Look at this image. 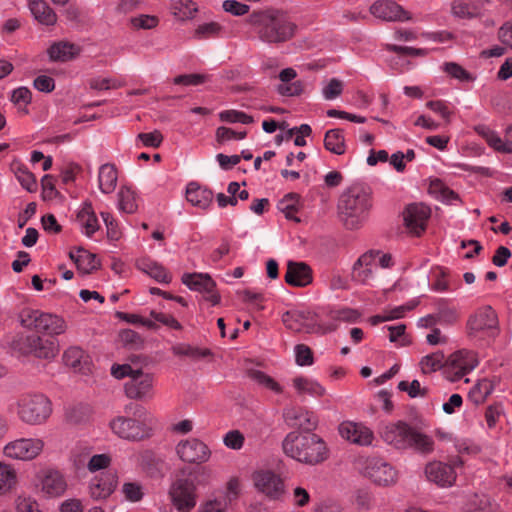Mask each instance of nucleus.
I'll list each match as a JSON object with an SVG mask.
<instances>
[{"label":"nucleus","mask_w":512,"mask_h":512,"mask_svg":"<svg viewBox=\"0 0 512 512\" xmlns=\"http://www.w3.org/2000/svg\"><path fill=\"white\" fill-rule=\"evenodd\" d=\"M284 453L302 463L316 465L328 458L325 441L314 433H289L283 441Z\"/></svg>","instance_id":"1"},{"label":"nucleus","mask_w":512,"mask_h":512,"mask_svg":"<svg viewBox=\"0 0 512 512\" xmlns=\"http://www.w3.org/2000/svg\"><path fill=\"white\" fill-rule=\"evenodd\" d=\"M209 76L205 74H184L173 79L176 85L197 86L208 81Z\"/></svg>","instance_id":"52"},{"label":"nucleus","mask_w":512,"mask_h":512,"mask_svg":"<svg viewBox=\"0 0 512 512\" xmlns=\"http://www.w3.org/2000/svg\"><path fill=\"white\" fill-rule=\"evenodd\" d=\"M370 12L375 17L386 21H407L411 18L400 5L388 0L376 1L370 7Z\"/></svg>","instance_id":"20"},{"label":"nucleus","mask_w":512,"mask_h":512,"mask_svg":"<svg viewBox=\"0 0 512 512\" xmlns=\"http://www.w3.org/2000/svg\"><path fill=\"white\" fill-rule=\"evenodd\" d=\"M137 140L141 141L145 147L158 148L163 141V135L160 131L154 130L150 133H139Z\"/></svg>","instance_id":"57"},{"label":"nucleus","mask_w":512,"mask_h":512,"mask_svg":"<svg viewBox=\"0 0 512 512\" xmlns=\"http://www.w3.org/2000/svg\"><path fill=\"white\" fill-rule=\"evenodd\" d=\"M15 348L22 354H32L37 358L49 359L55 356L53 342L37 335L20 336L15 341Z\"/></svg>","instance_id":"15"},{"label":"nucleus","mask_w":512,"mask_h":512,"mask_svg":"<svg viewBox=\"0 0 512 512\" xmlns=\"http://www.w3.org/2000/svg\"><path fill=\"white\" fill-rule=\"evenodd\" d=\"M43 448L44 441L40 438H19L8 442L3 453L11 459L30 461L39 456Z\"/></svg>","instance_id":"11"},{"label":"nucleus","mask_w":512,"mask_h":512,"mask_svg":"<svg viewBox=\"0 0 512 512\" xmlns=\"http://www.w3.org/2000/svg\"><path fill=\"white\" fill-rule=\"evenodd\" d=\"M444 70L453 78H456L460 81H471L472 76L460 65L456 63H446L444 66Z\"/></svg>","instance_id":"60"},{"label":"nucleus","mask_w":512,"mask_h":512,"mask_svg":"<svg viewBox=\"0 0 512 512\" xmlns=\"http://www.w3.org/2000/svg\"><path fill=\"white\" fill-rule=\"evenodd\" d=\"M412 431L413 428L406 422L398 421L385 425L380 433L387 444L397 449H407Z\"/></svg>","instance_id":"18"},{"label":"nucleus","mask_w":512,"mask_h":512,"mask_svg":"<svg viewBox=\"0 0 512 512\" xmlns=\"http://www.w3.org/2000/svg\"><path fill=\"white\" fill-rule=\"evenodd\" d=\"M29 9L34 18L43 25H54L56 13L44 0H30Z\"/></svg>","instance_id":"33"},{"label":"nucleus","mask_w":512,"mask_h":512,"mask_svg":"<svg viewBox=\"0 0 512 512\" xmlns=\"http://www.w3.org/2000/svg\"><path fill=\"white\" fill-rule=\"evenodd\" d=\"M173 353L177 356H187L193 360H200L211 356L207 348L194 347L187 344H179L173 347Z\"/></svg>","instance_id":"45"},{"label":"nucleus","mask_w":512,"mask_h":512,"mask_svg":"<svg viewBox=\"0 0 512 512\" xmlns=\"http://www.w3.org/2000/svg\"><path fill=\"white\" fill-rule=\"evenodd\" d=\"M249 23L256 28L259 38L267 43H280L289 40L295 26L279 12H253Z\"/></svg>","instance_id":"3"},{"label":"nucleus","mask_w":512,"mask_h":512,"mask_svg":"<svg viewBox=\"0 0 512 512\" xmlns=\"http://www.w3.org/2000/svg\"><path fill=\"white\" fill-rule=\"evenodd\" d=\"M492 383L487 379H482L477 382V384L470 391V397L475 403H483L487 397L493 391Z\"/></svg>","instance_id":"46"},{"label":"nucleus","mask_w":512,"mask_h":512,"mask_svg":"<svg viewBox=\"0 0 512 512\" xmlns=\"http://www.w3.org/2000/svg\"><path fill=\"white\" fill-rule=\"evenodd\" d=\"M296 350V362L300 366L311 365L313 363V355L311 349L304 345L299 344L295 348Z\"/></svg>","instance_id":"63"},{"label":"nucleus","mask_w":512,"mask_h":512,"mask_svg":"<svg viewBox=\"0 0 512 512\" xmlns=\"http://www.w3.org/2000/svg\"><path fill=\"white\" fill-rule=\"evenodd\" d=\"M429 217L430 209L424 204H410L404 211V222L406 227L417 236L426 229Z\"/></svg>","instance_id":"19"},{"label":"nucleus","mask_w":512,"mask_h":512,"mask_svg":"<svg viewBox=\"0 0 512 512\" xmlns=\"http://www.w3.org/2000/svg\"><path fill=\"white\" fill-rule=\"evenodd\" d=\"M478 358L475 352L458 350L446 360L447 377L453 381H459L478 366Z\"/></svg>","instance_id":"10"},{"label":"nucleus","mask_w":512,"mask_h":512,"mask_svg":"<svg viewBox=\"0 0 512 512\" xmlns=\"http://www.w3.org/2000/svg\"><path fill=\"white\" fill-rule=\"evenodd\" d=\"M158 18L152 15H140L131 19L133 27L138 29H152L158 25Z\"/></svg>","instance_id":"61"},{"label":"nucleus","mask_w":512,"mask_h":512,"mask_svg":"<svg viewBox=\"0 0 512 512\" xmlns=\"http://www.w3.org/2000/svg\"><path fill=\"white\" fill-rule=\"evenodd\" d=\"M398 389L407 392L411 398L425 397L428 393V389L421 387L418 380H413L412 382L401 381L398 384Z\"/></svg>","instance_id":"50"},{"label":"nucleus","mask_w":512,"mask_h":512,"mask_svg":"<svg viewBox=\"0 0 512 512\" xmlns=\"http://www.w3.org/2000/svg\"><path fill=\"white\" fill-rule=\"evenodd\" d=\"M324 147L334 154H344L346 145L343 131L341 129L328 130L324 137Z\"/></svg>","instance_id":"36"},{"label":"nucleus","mask_w":512,"mask_h":512,"mask_svg":"<svg viewBox=\"0 0 512 512\" xmlns=\"http://www.w3.org/2000/svg\"><path fill=\"white\" fill-rule=\"evenodd\" d=\"M358 464L361 472L377 485L389 486L397 481L396 470L382 458H360Z\"/></svg>","instance_id":"7"},{"label":"nucleus","mask_w":512,"mask_h":512,"mask_svg":"<svg viewBox=\"0 0 512 512\" xmlns=\"http://www.w3.org/2000/svg\"><path fill=\"white\" fill-rule=\"evenodd\" d=\"M16 177L22 187L27 191L34 192L37 189V182L34 174L26 168H19L16 172Z\"/></svg>","instance_id":"54"},{"label":"nucleus","mask_w":512,"mask_h":512,"mask_svg":"<svg viewBox=\"0 0 512 512\" xmlns=\"http://www.w3.org/2000/svg\"><path fill=\"white\" fill-rule=\"evenodd\" d=\"M252 479L256 489L270 499L278 500L285 492L282 478L271 470L255 471Z\"/></svg>","instance_id":"13"},{"label":"nucleus","mask_w":512,"mask_h":512,"mask_svg":"<svg viewBox=\"0 0 512 512\" xmlns=\"http://www.w3.org/2000/svg\"><path fill=\"white\" fill-rule=\"evenodd\" d=\"M122 492L125 498L131 502H137L143 497L142 487L134 482L125 483L122 487Z\"/></svg>","instance_id":"59"},{"label":"nucleus","mask_w":512,"mask_h":512,"mask_svg":"<svg viewBox=\"0 0 512 512\" xmlns=\"http://www.w3.org/2000/svg\"><path fill=\"white\" fill-rule=\"evenodd\" d=\"M186 199L193 206L206 209L213 200V192L196 182H190L186 188Z\"/></svg>","instance_id":"27"},{"label":"nucleus","mask_w":512,"mask_h":512,"mask_svg":"<svg viewBox=\"0 0 512 512\" xmlns=\"http://www.w3.org/2000/svg\"><path fill=\"white\" fill-rule=\"evenodd\" d=\"M154 378L150 373L136 369L132 378L125 383V393L128 398L134 400H148L154 396Z\"/></svg>","instance_id":"14"},{"label":"nucleus","mask_w":512,"mask_h":512,"mask_svg":"<svg viewBox=\"0 0 512 512\" xmlns=\"http://www.w3.org/2000/svg\"><path fill=\"white\" fill-rule=\"evenodd\" d=\"M284 278L291 286L305 287L313 281L312 269L304 262L289 261Z\"/></svg>","instance_id":"24"},{"label":"nucleus","mask_w":512,"mask_h":512,"mask_svg":"<svg viewBox=\"0 0 512 512\" xmlns=\"http://www.w3.org/2000/svg\"><path fill=\"white\" fill-rule=\"evenodd\" d=\"M173 505L181 512H190L197 502L196 485L191 474L182 471L173 481L169 491Z\"/></svg>","instance_id":"6"},{"label":"nucleus","mask_w":512,"mask_h":512,"mask_svg":"<svg viewBox=\"0 0 512 512\" xmlns=\"http://www.w3.org/2000/svg\"><path fill=\"white\" fill-rule=\"evenodd\" d=\"M476 131L486 140L489 146L504 153V148L506 147L505 139L502 140L494 131L485 126H478Z\"/></svg>","instance_id":"47"},{"label":"nucleus","mask_w":512,"mask_h":512,"mask_svg":"<svg viewBox=\"0 0 512 512\" xmlns=\"http://www.w3.org/2000/svg\"><path fill=\"white\" fill-rule=\"evenodd\" d=\"M63 361L66 366L71 367L76 372L84 374L90 372V356L80 347H69L63 354Z\"/></svg>","instance_id":"26"},{"label":"nucleus","mask_w":512,"mask_h":512,"mask_svg":"<svg viewBox=\"0 0 512 512\" xmlns=\"http://www.w3.org/2000/svg\"><path fill=\"white\" fill-rule=\"evenodd\" d=\"M467 331L469 337L477 340L494 339L499 331L496 312L490 306L479 308L469 317Z\"/></svg>","instance_id":"5"},{"label":"nucleus","mask_w":512,"mask_h":512,"mask_svg":"<svg viewBox=\"0 0 512 512\" xmlns=\"http://www.w3.org/2000/svg\"><path fill=\"white\" fill-rule=\"evenodd\" d=\"M137 207L135 192L129 187H121L118 192V209L123 213L132 214Z\"/></svg>","instance_id":"39"},{"label":"nucleus","mask_w":512,"mask_h":512,"mask_svg":"<svg viewBox=\"0 0 512 512\" xmlns=\"http://www.w3.org/2000/svg\"><path fill=\"white\" fill-rule=\"evenodd\" d=\"M221 121L228 123L250 124L254 122L252 116L238 110H225L219 113Z\"/></svg>","instance_id":"49"},{"label":"nucleus","mask_w":512,"mask_h":512,"mask_svg":"<svg viewBox=\"0 0 512 512\" xmlns=\"http://www.w3.org/2000/svg\"><path fill=\"white\" fill-rule=\"evenodd\" d=\"M117 485V476L108 471L96 476L90 484V494L94 499H105L110 496Z\"/></svg>","instance_id":"25"},{"label":"nucleus","mask_w":512,"mask_h":512,"mask_svg":"<svg viewBox=\"0 0 512 512\" xmlns=\"http://www.w3.org/2000/svg\"><path fill=\"white\" fill-rule=\"evenodd\" d=\"M438 322L441 324H453L458 319L457 310L449 306H441L437 312Z\"/></svg>","instance_id":"62"},{"label":"nucleus","mask_w":512,"mask_h":512,"mask_svg":"<svg viewBox=\"0 0 512 512\" xmlns=\"http://www.w3.org/2000/svg\"><path fill=\"white\" fill-rule=\"evenodd\" d=\"M65 330L66 324L61 317L49 313H41L40 320H38L37 332L52 336L62 334Z\"/></svg>","instance_id":"30"},{"label":"nucleus","mask_w":512,"mask_h":512,"mask_svg":"<svg viewBox=\"0 0 512 512\" xmlns=\"http://www.w3.org/2000/svg\"><path fill=\"white\" fill-rule=\"evenodd\" d=\"M69 256L77 266L78 270L82 271L83 273H90L97 269L99 266V261L97 260L96 256L83 248L71 251Z\"/></svg>","instance_id":"34"},{"label":"nucleus","mask_w":512,"mask_h":512,"mask_svg":"<svg viewBox=\"0 0 512 512\" xmlns=\"http://www.w3.org/2000/svg\"><path fill=\"white\" fill-rule=\"evenodd\" d=\"M41 489L48 496H59L65 491L66 483L59 472L49 470L41 480Z\"/></svg>","instance_id":"29"},{"label":"nucleus","mask_w":512,"mask_h":512,"mask_svg":"<svg viewBox=\"0 0 512 512\" xmlns=\"http://www.w3.org/2000/svg\"><path fill=\"white\" fill-rule=\"evenodd\" d=\"M222 31V26L217 22L204 23L199 25L195 31V35L199 39H207L217 37Z\"/></svg>","instance_id":"51"},{"label":"nucleus","mask_w":512,"mask_h":512,"mask_svg":"<svg viewBox=\"0 0 512 512\" xmlns=\"http://www.w3.org/2000/svg\"><path fill=\"white\" fill-rule=\"evenodd\" d=\"M377 270V254L369 251L358 258L352 269V279L367 284Z\"/></svg>","instance_id":"22"},{"label":"nucleus","mask_w":512,"mask_h":512,"mask_svg":"<svg viewBox=\"0 0 512 512\" xmlns=\"http://www.w3.org/2000/svg\"><path fill=\"white\" fill-rule=\"evenodd\" d=\"M462 460L456 458L452 464L434 461L426 465L425 474L429 481L441 487H450L456 480L455 468L462 465Z\"/></svg>","instance_id":"16"},{"label":"nucleus","mask_w":512,"mask_h":512,"mask_svg":"<svg viewBox=\"0 0 512 512\" xmlns=\"http://www.w3.org/2000/svg\"><path fill=\"white\" fill-rule=\"evenodd\" d=\"M136 267L160 283L168 284L172 280L171 274L160 263L150 258L137 260Z\"/></svg>","instance_id":"28"},{"label":"nucleus","mask_w":512,"mask_h":512,"mask_svg":"<svg viewBox=\"0 0 512 512\" xmlns=\"http://www.w3.org/2000/svg\"><path fill=\"white\" fill-rule=\"evenodd\" d=\"M175 450L183 462L190 464L205 463L211 456L209 447L198 438L193 437L179 441Z\"/></svg>","instance_id":"12"},{"label":"nucleus","mask_w":512,"mask_h":512,"mask_svg":"<svg viewBox=\"0 0 512 512\" xmlns=\"http://www.w3.org/2000/svg\"><path fill=\"white\" fill-rule=\"evenodd\" d=\"M286 423L292 428L311 431L317 425V417L313 412L302 407H291L284 411Z\"/></svg>","instance_id":"23"},{"label":"nucleus","mask_w":512,"mask_h":512,"mask_svg":"<svg viewBox=\"0 0 512 512\" xmlns=\"http://www.w3.org/2000/svg\"><path fill=\"white\" fill-rule=\"evenodd\" d=\"M16 483V471L10 465L0 463V495L11 491Z\"/></svg>","instance_id":"44"},{"label":"nucleus","mask_w":512,"mask_h":512,"mask_svg":"<svg viewBox=\"0 0 512 512\" xmlns=\"http://www.w3.org/2000/svg\"><path fill=\"white\" fill-rule=\"evenodd\" d=\"M420 366L424 374L435 372L444 366L446 367L444 354L440 351H437L426 355L421 359Z\"/></svg>","instance_id":"42"},{"label":"nucleus","mask_w":512,"mask_h":512,"mask_svg":"<svg viewBox=\"0 0 512 512\" xmlns=\"http://www.w3.org/2000/svg\"><path fill=\"white\" fill-rule=\"evenodd\" d=\"M408 448H413L422 454H429L434 450V441L430 436L413 429Z\"/></svg>","instance_id":"40"},{"label":"nucleus","mask_w":512,"mask_h":512,"mask_svg":"<svg viewBox=\"0 0 512 512\" xmlns=\"http://www.w3.org/2000/svg\"><path fill=\"white\" fill-rule=\"evenodd\" d=\"M434 281L432 289L437 292H445L449 290V282L447 280V272L443 268H437L433 272Z\"/></svg>","instance_id":"58"},{"label":"nucleus","mask_w":512,"mask_h":512,"mask_svg":"<svg viewBox=\"0 0 512 512\" xmlns=\"http://www.w3.org/2000/svg\"><path fill=\"white\" fill-rule=\"evenodd\" d=\"M80 52L78 46L68 41H59L52 44L48 50L49 56L54 61L66 62L75 58Z\"/></svg>","instance_id":"31"},{"label":"nucleus","mask_w":512,"mask_h":512,"mask_svg":"<svg viewBox=\"0 0 512 512\" xmlns=\"http://www.w3.org/2000/svg\"><path fill=\"white\" fill-rule=\"evenodd\" d=\"M41 313V311L36 309L23 308L19 313V321L23 327L37 331Z\"/></svg>","instance_id":"48"},{"label":"nucleus","mask_w":512,"mask_h":512,"mask_svg":"<svg viewBox=\"0 0 512 512\" xmlns=\"http://www.w3.org/2000/svg\"><path fill=\"white\" fill-rule=\"evenodd\" d=\"M451 14L458 19L470 20L478 17L479 10L475 4L454 0L451 3Z\"/></svg>","instance_id":"41"},{"label":"nucleus","mask_w":512,"mask_h":512,"mask_svg":"<svg viewBox=\"0 0 512 512\" xmlns=\"http://www.w3.org/2000/svg\"><path fill=\"white\" fill-rule=\"evenodd\" d=\"M371 207V192L363 186H353L343 192L337 206L341 222L350 230L366 221Z\"/></svg>","instance_id":"2"},{"label":"nucleus","mask_w":512,"mask_h":512,"mask_svg":"<svg viewBox=\"0 0 512 512\" xmlns=\"http://www.w3.org/2000/svg\"><path fill=\"white\" fill-rule=\"evenodd\" d=\"M282 322L286 328L294 332L324 334L335 329V327H323L318 323L317 316L310 311H287L282 315Z\"/></svg>","instance_id":"9"},{"label":"nucleus","mask_w":512,"mask_h":512,"mask_svg":"<svg viewBox=\"0 0 512 512\" xmlns=\"http://www.w3.org/2000/svg\"><path fill=\"white\" fill-rule=\"evenodd\" d=\"M339 433L342 438L362 446L372 444L373 432L366 426L350 421L340 424Z\"/></svg>","instance_id":"21"},{"label":"nucleus","mask_w":512,"mask_h":512,"mask_svg":"<svg viewBox=\"0 0 512 512\" xmlns=\"http://www.w3.org/2000/svg\"><path fill=\"white\" fill-rule=\"evenodd\" d=\"M293 386L299 395L308 394L313 397H321L326 392L325 388L318 382L305 377H296L293 380Z\"/></svg>","instance_id":"37"},{"label":"nucleus","mask_w":512,"mask_h":512,"mask_svg":"<svg viewBox=\"0 0 512 512\" xmlns=\"http://www.w3.org/2000/svg\"><path fill=\"white\" fill-rule=\"evenodd\" d=\"M112 432L118 437L129 441H141L150 436V428L146 418L139 419L117 416L110 422Z\"/></svg>","instance_id":"8"},{"label":"nucleus","mask_w":512,"mask_h":512,"mask_svg":"<svg viewBox=\"0 0 512 512\" xmlns=\"http://www.w3.org/2000/svg\"><path fill=\"white\" fill-rule=\"evenodd\" d=\"M300 195L297 193H289L285 195L278 203V209L285 215L289 220L300 222V219L296 217V213L299 210Z\"/></svg>","instance_id":"38"},{"label":"nucleus","mask_w":512,"mask_h":512,"mask_svg":"<svg viewBox=\"0 0 512 512\" xmlns=\"http://www.w3.org/2000/svg\"><path fill=\"white\" fill-rule=\"evenodd\" d=\"M244 441V435L238 430H231L223 437L225 446L233 450L241 449L244 445Z\"/></svg>","instance_id":"56"},{"label":"nucleus","mask_w":512,"mask_h":512,"mask_svg":"<svg viewBox=\"0 0 512 512\" xmlns=\"http://www.w3.org/2000/svg\"><path fill=\"white\" fill-rule=\"evenodd\" d=\"M389 333V340L398 343L400 346H407L409 341L405 334L406 326L404 324L387 326Z\"/></svg>","instance_id":"55"},{"label":"nucleus","mask_w":512,"mask_h":512,"mask_svg":"<svg viewBox=\"0 0 512 512\" xmlns=\"http://www.w3.org/2000/svg\"><path fill=\"white\" fill-rule=\"evenodd\" d=\"M16 413L27 425H42L52 414V404L43 394H25L16 403Z\"/></svg>","instance_id":"4"},{"label":"nucleus","mask_w":512,"mask_h":512,"mask_svg":"<svg viewBox=\"0 0 512 512\" xmlns=\"http://www.w3.org/2000/svg\"><path fill=\"white\" fill-rule=\"evenodd\" d=\"M247 374L252 380L262 387L269 389L276 394H281L283 392L281 385L264 372L256 369H249Z\"/></svg>","instance_id":"43"},{"label":"nucleus","mask_w":512,"mask_h":512,"mask_svg":"<svg viewBox=\"0 0 512 512\" xmlns=\"http://www.w3.org/2000/svg\"><path fill=\"white\" fill-rule=\"evenodd\" d=\"M343 91V82L337 78H332L323 87L322 94L326 100H333L341 95Z\"/></svg>","instance_id":"53"},{"label":"nucleus","mask_w":512,"mask_h":512,"mask_svg":"<svg viewBox=\"0 0 512 512\" xmlns=\"http://www.w3.org/2000/svg\"><path fill=\"white\" fill-rule=\"evenodd\" d=\"M118 175L113 164L106 163L100 166L98 172V186L102 193H112L117 185Z\"/></svg>","instance_id":"32"},{"label":"nucleus","mask_w":512,"mask_h":512,"mask_svg":"<svg viewBox=\"0 0 512 512\" xmlns=\"http://www.w3.org/2000/svg\"><path fill=\"white\" fill-rule=\"evenodd\" d=\"M17 512H41L38 503L30 497L19 496L16 500Z\"/></svg>","instance_id":"64"},{"label":"nucleus","mask_w":512,"mask_h":512,"mask_svg":"<svg viewBox=\"0 0 512 512\" xmlns=\"http://www.w3.org/2000/svg\"><path fill=\"white\" fill-rule=\"evenodd\" d=\"M77 219L87 237H92L100 227L91 204H85L83 206V208L78 212Z\"/></svg>","instance_id":"35"},{"label":"nucleus","mask_w":512,"mask_h":512,"mask_svg":"<svg viewBox=\"0 0 512 512\" xmlns=\"http://www.w3.org/2000/svg\"><path fill=\"white\" fill-rule=\"evenodd\" d=\"M182 282L191 290L206 294V300L212 305L220 303V295L216 291V283L209 274L206 273H185L182 276Z\"/></svg>","instance_id":"17"}]
</instances>
